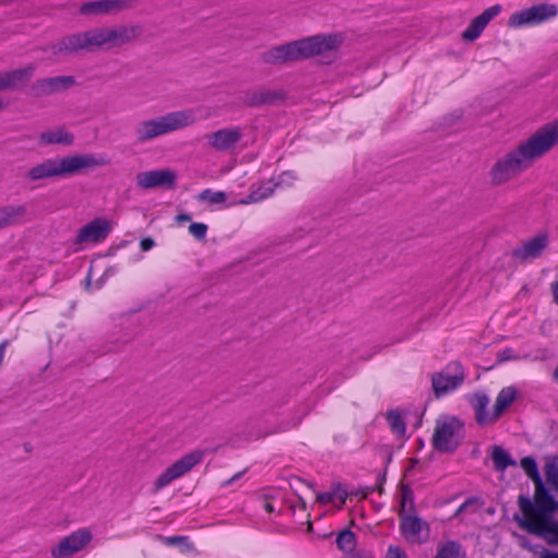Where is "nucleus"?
<instances>
[{"label": "nucleus", "instance_id": "1", "mask_svg": "<svg viewBox=\"0 0 558 558\" xmlns=\"http://www.w3.org/2000/svg\"><path fill=\"white\" fill-rule=\"evenodd\" d=\"M142 34L140 25L94 27L62 36L47 46L45 51L57 58L93 53L121 47L137 39Z\"/></svg>", "mask_w": 558, "mask_h": 558}, {"label": "nucleus", "instance_id": "2", "mask_svg": "<svg viewBox=\"0 0 558 558\" xmlns=\"http://www.w3.org/2000/svg\"><path fill=\"white\" fill-rule=\"evenodd\" d=\"M558 143V124L548 123L536 131L517 148L499 158L490 169L493 184L500 185L522 171L532 162L549 151Z\"/></svg>", "mask_w": 558, "mask_h": 558}, {"label": "nucleus", "instance_id": "3", "mask_svg": "<svg viewBox=\"0 0 558 558\" xmlns=\"http://www.w3.org/2000/svg\"><path fill=\"white\" fill-rule=\"evenodd\" d=\"M524 509H521L522 515L515 513L513 520L527 533L543 539L549 546L558 547V519L554 514L558 511V500L553 497L550 504L537 506L525 501ZM534 553L539 558H558V551H553L542 545L535 546Z\"/></svg>", "mask_w": 558, "mask_h": 558}, {"label": "nucleus", "instance_id": "4", "mask_svg": "<svg viewBox=\"0 0 558 558\" xmlns=\"http://www.w3.org/2000/svg\"><path fill=\"white\" fill-rule=\"evenodd\" d=\"M342 41L343 36L341 34H317L276 46L263 52L262 60L267 64H282L305 60L327 51L338 50Z\"/></svg>", "mask_w": 558, "mask_h": 558}, {"label": "nucleus", "instance_id": "5", "mask_svg": "<svg viewBox=\"0 0 558 558\" xmlns=\"http://www.w3.org/2000/svg\"><path fill=\"white\" fill-rule=\"evenodd\" d=\"M106 165L104 158L92 154L68 155L45 159L32 167L25 174L29 182H37L52 178H69L80 173L84 169H93Z\"/></svg>", "mask_w": 558, "mask_h": 558}, {"label": "nucleus", "instance_id": "6", "mask_svg": "<svg viewBox=\"0 0 558 558\" xmlns=\"http://www.w3.org/2000/svg\"><path fill=\"white\" fill-rule=\"evenodd\" d=\"M196 121L192 110L166 113L150 120L141 121L135 128L138 143L149 142L158 136L192 125Z\"/></svg>", "mask_w": 558, "mask_h": 558}, {"label": "nucleus", "instance_id": "7", "mask_svg": "<svg viewBox=\"0 0 558 558\" xmlns=\"http://www.w3.org/2000/svg\"><path fill=\"white\" fill-rule=\"evenodd\" d=\"M464 437V424L456 416L437 420L432 437L433 447L444 453L454 452Z\"/></svg>", "mask_w": 558, "mask_h": 558}, {"label": "nucleus", "instance_id": "8", "mask_svg": "<svg viewBox=\"0 0 558 558\" xmlns=\"http://www.w3.org/2000/svg\"><path fill=\"white\" fill-rule=\"evenodd\" d=\"M521 468L524 470L525 474L532 482L534 483V495L531 498L526 495H520L518 497V507L519 509H524L523 505L527 500L530 504H537V506H545L546 504H550L553 501V497H555L548 487L545 485L537 466L536 460L531 457H524L520 462Z\"/></svg>", "mask_w": 558, "mask_h": 558}, {"label": "nucleus", "instance_id": "9", "mask_svg": "<svg viewBox=\"0 0 558 558\" xmlns=\"http://www.w3.org/2000/svg\"><path fill=\"white\" fill-rule=\"evenodd\" d=\"M204 459V451L194 450L168 466L155 481L154 490L158 492L168 486L174 480L190 472Z\"/></svg>", "mask_w": 558, "mask_h": 558}, {"label": "nucleus", "instance_id": "10", "mask_svg": "<svg viewBox=\"0 0 558 558\" xmlns=\"http://www.w3.org/2000/svg\"><path fill=\"white\" fill-rule=\"evenodd\" d=\"M465 379V374L460 363L449 364L446 369L436 372L432 375V387L436 398H441L457 388Z\"/></svg>", "mask_w": 558, "mask_h": 558}, {"label": "nucleus", "instance_id": "11", "mask_svg": "<svg viewBox=\"0 0 558 558\" xmlns=\"http://www.w3.org/2000/svg\"><path fill=\"white\" fill-rule=\"evenodd\" d=\"M557 14L558 8L556 4H536L511 14L508 25L514 28L537 25L555 17Z\"/></svg>", "mask_w": 558, "mask_h": 558}, {"label": "nucleus", "instance_id": "12", "mask_svg": "<svg viewBox=\"0 0 558 558\" xmlns=\"http://www.w3.org/2000/svg\"><path fill=\"white\" fill-rule=\"evenodd\" d=\"M76 85L73 75H59L53 77L38 78L29 86V95L33 98H44L65 92Z\"/></svg>", "mask_w": 558, "mask_h": 558}, {"label": "nucleus", "instance_id": "13", "mask_svg": "<svg viewBox=\"0 0 558 558\" xmlns=\"http://www.w3.org/2000/svg\"><path fill=\"white\" fill-rule=\"evenodd\" d=\"M93 538L88 529H80L63 537L59 544L51 549L53 558H68L80 551Z\"/></svg>", "mask_w": 558, "mask_h": 558}, {"label": "nucleus", "instance_id": "14", "mask_svg": "<svg viewBox=\"0 0 558 558\" xmlns=\"http://www.w3.org/2000/svg\"><path fill=\"white\" fill-rule=\"evenodd\" d=\"M177 174L170 169H158L140 172L136 175V183L141 189L175 187Z\"/></svg>", "mask_w": 558, "mask_h": 558}, {"label": "nucleus", "instance_id": "15", "mask_svg": "<svg viewBox=\"0 0 558 558\" xmlns=\"http://www.w3.org/2000/svg\"><path fill=\"white\" fill-rule=\"evenodd\" d=\"M111 231V226L104 218H96L82 227L77 232L74 244L102 242Z\"/></svg>", "mask_w": 558, "mask_h": 558}, {"label": "nucleus", "instance_id": "16", "mask_svg": "<svg viewBox=\"0 0 558 558\" xmlns=\"http://www.w3.org/2000/svg\"><path fill=\"white\" fill-rule=\"evenodd\" d=\"M400 517V531L410 542H426L429 533L428 523L416 514H402Z\"/></svg>", "mask_w": 558, "mask_h": 558}, {"label": "nucleus", "instance_id": "17", "mask_svg": "<svg viewBox=\"0 0 558 558\" xmlns=\"http://www.w3.org/2000/svg\"><path fill=\"white\" fill-rule=\"evenodd\" d=\"M32 220L25 204H11L0 207V231L13 226H21Z\"/></svg>", "mask_w": 558, "mask_h": 558}, {"label": "nucleus", "instance_id": "18", "mask_svg": "<svg viewBox=\"0 0 558 558\" xmlns=\"http://www.w3.org/2000/svg\"><path fill=\"white\" fill-rule=\"evenodd\" d=\"M241 128H225L207 135L208 144L218 151L233 148L242 138Z\"/></svg>", "mask_w": 558, "mask_h": 558}, {"label": "nucleus", "instance_id": "19", "mask_svg": "<svg viewBox=\"0 0 558 558\" xmlns=\"http://www.w3.org/2000/svg\"><path fill=\"white\" fill-rule=\"evenodd\" d=\"M501 12L500 4H494L487 8L480 15L474 17L466 29L462 33V38L466 41L477 39L487 24Z\"/></svg>", "mask_w": 558, "mask_h": 558}, {"label": "nucleus", "instance_id": "20", "mask_svg": "<svg viewBox=\"0 0 558 558\" xmlns=\"http://www.w3.org/2000/svg\"><path fill=\"white\" fill-rule=\"evenodd\" d=\"M548 245V236L538 234L512 251V257L520 262L538 258Z\"/></svg>", "mask_w": 558, "mask_h": 558}, {"label": "nucleus", "instance_id": "21", "mask_svg": "<svg viewBox=\"0 0 558 558\" xmlns=\"http://www.w3.org/2000/svg\"><path fill=\"white\" fill-rule=\"evenodd\" d=\"M466 399L472 409L474 410L475 421L481 427H484L488 424L496 422L495 417L493 416V410H487V407L489 404V397L486 392L476 391L468 395Z\"/></svg>", "mask_w": 558, "mask_h": 558}, {"label": "nucleus", "instance_id": "22", "mask_svg": "<svg viewBox=\"0 0 558 558\" xmlns=\"http://www.w3.org/2000/svg\"><path fill=\"white\" fill-rule=\"evenodd\" d=\"M128 5V0H95L84 2L80 8L82 15H104L118 12Z\"/></svg>", "mask_w": 558, "mask_h": 558}, {"label": "nucleus", "instance_id": "23", "mask_svg": "<svg viewBox=\"0 0 558 558\" xmlns=\"http://www.w3.org/2000/svg\"><path fill=\"white\" fill-rule=\"evenodd\" d=\"M282 98L281 93L269 89L245 90L241 96V101L245 107H262L271 105Z\"/></svg>", "mask_w": 558, "mask_h": 558}, {"label": "nucleus", "instance_id": "24", "mask_svg": "<svg viewBox=\"0 0 558 558\" xmlns=\"http://www.w3.org/2000/svg\"><path fill=\"white\" fill-rule=\"evenodd\" d=\"M39 142L44 145H72L74 135L68 132L63 126L40 133Z\"/></svg>", "mask_w": 558, "mask_h": 558}, {"label": "nucleus", "instance_id": "25", "mask_svg": "<svg viewBox=\"0 0 558 558\" xmlns=\"http://www.w3.org/2000/svg\"><path fill=\"white\" fill-rule=\"evenodd\" d=\"M36 65L28 63L27 65L12 71H4L8 76L10 86L13 89L22 88L35 74Z\"/></svg>", "mask_w": 558, "mask_h": 558}, {"label": "nucleus", "instance_id": "26", "mask_svg": "<svg viewBox=\"0 0 558 558\" xmlns=\"http://www.w3.org/2000/svg\"><path fill=\"white\" fill-rule=\"evenodd\" d=\"M517 393V389L512 386L505 387L498 392L493 408V416L495 417V421H497L505 410L513 403Z\"/></svg>", "mask_w": 558, "mask_h": 558}, {"label": "nucleus", "instance_id": "27", "mask_svg": "<svg viewBox=\"0 0 558 558\" xmlns=\"http://www.w3.org/2000/svg\"><path fill=\"white\" fill-rule=\"evenodd\" d=\"M490 457L494 469L497 472H504L509 466H515L517 461L500 446H493Z\"/></svg>", "mask_w": 558, "mask_h": 558}, {"label": "nucleus", "instance_id": "28", "mask_svg": "<svg viewBox=\"0 0 558 558\" xmlns=\"http://www.w3.org/2000/svg\"><path fill=\"white\" fill-rule=\"evenodd\" d=\"M434 558H465L461 550V545L454 541H448L440 544Z\"/></svg>", "mask_w": 558, "mask_h": 558}, {"label": "nucleus", "instance_id": "29", "mask_svg": "<svg viewBox=\"0 0 558 558\" xmlns=\"http://www.w3.org/2000/svg\"><path fill=\"white\" fill-rule=\"evenodd\" d=\"M544 473L547 483L551 487L558 488V456H551L547 459L544 465Z\"/></svg>", "mask_w": 558, "mask_h": 558}, {"label": "nucleus", "instance_id": "30", "mask_svg": "<svg viewBox=\"0 0 558 558\" xmlns=\"http://www.w3.org/2000/svg\"><path fill=\"white\" fill-rule=\"evenodd\" d=\"M275 191V186L271 184H264L255 190H253L245 199L241 201V204H251V203H257L260 202L270 195H272Z\"/></svg>", "mask_w": 558, "mask_h": 558}, {"label": "nucleus", "instance_id": "31", "mask_svg": "<svg viewBox=\"0 0 558 558\" xmlns=\"http://www.w3.org/2000/svg\"><path fill=\"white\" fill-rule=\"evenodd\" d=\"M389 427L393 434L404 435L405 433V423L401 416V414L397 410H390L386 415Z\"/></svg>", "mask_w": 558, "mask_h": 558}, {"label": "nucleus", "instance_id": "32", "mask_svg": "<svg viewBox=\"0 0 558 558\" xmlns=\"http://www.w3.org/2000/svg\"><path fill=\"white\" fill-rule=\"evenodd\" d=\"M336 542L339 549L350 553L355 548L356 536L351 530H344L339 533Z\"/></svg>", "mask_w": 558, "mask_h": 558}, {"label": "nucleus", "instance_id": "33", "mask_svg": "<svg viewBox=\"0 0 558 558\" xmlns=\"http://www.w3.org/2000/svg\"><path fill=\"white\" fill-rule=\"evenodd\" d=\"M197 198L201 202H207L209 204H219L226 202L227 194L222 191H213L210 189H205L198 194Z\"/></svg>", "mask_w": 558, "mask_h": 558}, {"label": "nucleus", "instance_id": "34", "mask_svg": "<svg viewBox=\"0 0 558 558\" xmlns=\"http://www.w3.org/2000/svg\"><path fill=\"white\" fill-rule=\"evenodd\" d=\"M410 505V510H414V494L409 485H402L401 487V507L399 515L404 514L407 505Z\"/></svg>", "mask_w": 558, "mask_h": 558}, {"label": "nucleus", "instance_id": "35", "mask_svg": "<svg viewBox=\"0 0 558 558\" xmlns=\"http://www.w3.org/2000/svg\"><path fill=\"white\" fill-rule=\"evenodd\" d=\"M208 226L204 222H192L189 227L190 233L198 241L206 238Z\"/></svg>", "mask_w": 558, "mask_h": 558}, {"label": "nucleus", "instance_id": "36", "mask_svg": "<svg viewBox=\"0 0 558 558\" xmlns=\"http://www.w3.org/2000/svg\"><path fill=\"white\" fill-rule=\"evenodd\" d=\"M332 493H336V498L339 499L340 505H344L347 498H348V492L347 489L340 484V483H333L332 484Z\"/></svg>", "mask_w": 558, "mask_h": 558}, {"label": "nucleus", "instance_id": "37", "mask_svg": "<svg viewBox=\"0 0 558 558\" xmlns=\"http://www.w3.org/2000/svg\"><path fill=\"white\" fill-rule=\"evenodd\" d=\"M336 498V493H332V489L330 492L325 493H318L316 496V501L319 504H329L332 502Z\"/></svg>", "mask_w": 558, "mask_h": 558}, {"label": "nucleus", "instance_id": "38", "mask_svg": "<svg viewBox=\"0 0 558 558\" xmlns=\"http://www.w3.org/2000/svg\"><path fill=\"white\" fill-rule=\"evenodd\" d=\"M386 558H408L407 554L397 546H390L388 548Z\"/></svg>", "mask_w": 558, "mask_h": 558}, {"label": "nucleus", "instance_id": "39", "mask_svg": "<svg viewBox=\"0 0 558 558\" xmlns=\"http://www.w3.org/2000/svg\"><path fill=\"white\" fill-rule=\"evenodd\" d=\"M186 539H187L186 536L175 535V536H170V537H163V543L166 545L174 546V545L181 544L182 542H184Z\"/></svg>", "mask_w": 558, "mask_h": 558}, {"label": "nucleus", "instance_id": "40", "mask_svg": "<svg viewBox=\"0 0 558 558\" xmlns=\"http://www.w3.org/2000/svg\"><path fill=\"white\" fill-rule=\"evenodd\" d=\"M514 359L513 356V350L510 348H507L498 353V361L499 362H506Z\"/></svg>", "mask_w": 558, "mask_h": 558}, {"label": "nucleus", "instance_id": "41", "mask_svg": "<svg viewBox=\"0 0 558 558\" xmlns=\"http://www.w3.org/2000/svg\"><path fill=\"white\" fill-rule=\"evenodd\" d=\"M155 246V241L151 238H144L140 242V247L143 252H147Z\"/></svg>", "mask_w": 558, "mask_h": 558}, {"label": "nucleus", "instance_id": "42", "mask_svg": "<svg viewBox=\"0 0 558 558\" xmlns=\"http://www.w3.org/2000/svg\"><path fill=\"white\" fill-rule=\"evenodd\" d=\"M4 90H12V88L10 86L8 76H5V72L2 71L0 72V92Z\"/></svg>", "mask_w": 558, "mask_h": 558}, {"label": "nucleus", "instance_id": "43", "mask_svg": "<svg viewBox=\"0 0 558 558\" xmlns=\"http://www.w3.org/2000/svg\"><path fill=\"white\" fill-rule=\"evenodd\" d=\"M192 217L190 214H186V213H182V214H179L175 216V220L178 222H185V221H191Z\"/></svg>", "mask_w": 558, "mask_h": 558}, {"label": "nucleus", "instance_id": "44", "mask_svg": "<svg viewBox=\"0 0 558 558\" xmlns=\"http://www.w3.org/2000/svg\"><path fill=\"white\" fill-rule=\"evenodd\" d=\"M245 471H241V472H238L236 474H234L231 478H229L228 481H226L223 483L225 486H228V485H231L232 483H234L236 480H239L243 474H244Z\"/></svg>", "mask_w": 558, "mask_h": 558}, {"label": "nucleus", "instance_id": "45", "mask_svg": "<svg viewBox=\"0 0 558 558\" xmlns=\"http://www.w3.org/2000/svg\"><path fill=\"white\" fill-rule=\"evenodd\" d=\"M555 302L558 304V280L551 286Z\"/></svg>", "mask_w": 558, "mask_h": 558}, {"label": "nucleus", "instance_id": "46", "mask_svg": "<svg viewBox=\"0 0 558 558\" xmlns=\"http://www.w3.org/2000/svg\"><path fill=\"white\" fill-rule=\"evenodd\" d=\"M264 508L268 513H272L275 511V507L271 502H265Z\"/></svg>", "mask_w": 558, "mask_h": 558}, {"label": "nucleus", "instance_id": "47", "mask_svg": "<svg viewBox=\"0 0 558 558\" xmlns=\"http://www.w3.org/2000/svg\"><path fill=\"white\" fill-rule=\"evenodd\" d=\"M553 380L558 381V365L556 366V368L553 372Z\"/></svg>", "mask_w": 558, "mask_h": 558}, {"label": "nucleus", "instance_id": "48", "mask_svg": "<svg viewBox=\"0 0 558 558\" xmlns=\"http://www.w3.org/2000/svg\"><path fill=\"white\" fill-rule=\"evenodd\" d=\"M468 504H469L468 501L462 504L458 511H464V508L468 506Z\"/></svg>", "mask_w": 558, "mask_h": 558}, {"label": "nucleus", "instance_id": "49", "mask_svg": "<svg viewBox=\"0 0 558 558\" xmlns=\"http://www.w3.org/2000/svg\"><path fill=\"white\" fill-rule=\"evenodd\" d=\"M5 106H7V104H4V102L0 99V111H1L2 109H4V108H5Z\"/></svg>", "mask_w": 558, "mask_h": 558}, {"label": "nucleus", "instance_id": "50", "mask_svg": "<svg viewBox=\"0 0 558 558\" xmlns=\"http://www.w3.org/2000/svg\"><path fill=\"white\" fill-rule=\"evenodd\" d=\"M352 558H372V557H361V556H356V557H352Z\"/></svg>", "mask_w": 558, "mask_h": 558}]
</instances>
